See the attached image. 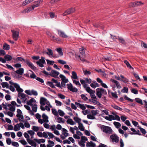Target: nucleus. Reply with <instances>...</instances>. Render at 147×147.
I'll return each instance as SVG.
<instances>
[{
  "instance_id": "nucleus-43",
  "label": "nucleus",
  "mask_w": 147,
  "mask_h": 147,
  "mask_svg": "<svg viewBox=\"0 0 147 147\" xmlns=\"http://www.w3.org/2000/svg\"><path fill=\"white\" fill-rule=\"evenodd\" d=\"M78 128L81 131H83L84 130V127L82 123H80L78 124Z\"/></svg>"
},
{
  "instance_id": "nucleus-9",
  "label": "nucleus",
  "mask_w": 147,
  "mask_h": 147,
  "mask_svg": "<svg viewBox=\"0 0 147 147\" xmlns=\"http://www.w3.org/2000/svg\"><path fill=\"white\" fill-rule=\"evenodd\" d=\"M67 85L68 89L70 91L73 92H76L78 91V89L75 87H73L71 83L68 84Z\"/></svg>"
},
{
  "instance_id": "nucleus-48",
  "label": "nucleus",
  "mask_w": 147,
  "mask_h": 147,
  "mask_svg": "<svg viewBox=\"0 0 147 147\" xmlns=\"http://www.w3.org/2000/svg\"><path fill=\"white\" fill-rule=\"evenodd\" d=\"M124 63L127 66V67L129 68L130 69H131L132 68V67L130 64L129 62L126 60H125L124 61Z\"/></svg>"
},
{
  "instance_id": "nucleus-18",
  "label": "nucleus",
  "mask_w": 147,
  "mask_h": 147,
  "mask_svg": "<svg viewBox=\"0 0 147 147\" xmlns=\"http://www.w3.org/2000/svg\"><path fill=\"white\" fill-rule=\"evenodd\" d=\"M27 141L28 143L32 146L35 147L36 146V143L33 140H30V139H27Z\"/></svg>"
},
{
  "instance_id": "nucleus-63",
  "label": "nucleus",
  "mask_w": 147,
  "mask_h": 147,
  "mask_svg": "<svg viewBox=\"0 0 147 147\" xmlns=\"http://www.w3.org/2000/svg\"><path fill=\"white\" fill-rule=\"evenodd\" d=\"M58 62L59 63L63 65L65 64L66 63V61H63L62 60H58Z\"/></svg>"
},
{
  "instance_id": "nucleus-20",
  "label": "nucleus",
  "mask_w": 147,
  "mask_h": 147,
  "mask_svg": "<svg viewBox=\"0 0 147 147\" xmlns=\"http://www.w3.org/2000/svg\"><path fill=\"white\" fill-rule=\"evenodd\" d=\"M112 120H116L118 121H120V119L119 117L117 115L114 116L111 115V121Z\"/></svg>"
},
{
  "instance_id": "nucleus-33",
  "label": "nucleus",
  "mask_w": 147,
  "mask_h": 147,
  "mask_svg": "<svg viewBox=\"0 0 147 147\" xmlns=\"http://www.w3.org/2000/svg\"><path fill=\"white\" fill-rule=\"evenodd\" d=\"M96 99L93 98H92V99H90L89 100V101L90 102H92L93 103L98 105L100 104L99 102L98 101H97Z\"/></svg>"
},
{
  "instance_id": "nucleus-4",
  "label": "nucleus",
  "mask_w": 147,
  "mask_h": 147,
  "mask_svg": "<svg viewBox=\"0 0 147 147\" xmlns=\"http://www.w3.org/2000/svg\"><path fill=\"white\" fill-rule=\"evenodd\" d=\"M45 58L43 57H41V59H39L38 61L36 62V64L40 67H42L44 66L43 64L46 63L45 61Z\"/></svg>"
},
{
  "instance_id": "nucleus-21",
  "label": "nucleus",
  "mask_w": 147,
  "mask_h": 147,
  "mask_svg": "<svg viewBox=\"0 0 147 147\" xmlns=\"http://www.w3.org/2000/svg\"><path fill=\"white\" fill-rule=\"evenodd\" d=\"M24 69L23 68H20L15 71V73L18 74L22 75L24 73Z\"/></svg>"
},
{
  "instance_id": "nucleus-49",
  "label": "nucleus",
  "mask_w": 147,
  "mask_h": 147,
  "mask_svg": "<svg viewBox=\"0 0 147 147\" xmlns=\"http://www.w3.org/2000/svg\"><path fill=\"white\" fill-rule=\"evenodd\" d=\"M56 50H57L59 55H60L61 56H62L63 55V53L62 51V50L61 49V48H59L56 49Z\"/></svg>"
},
{
  "instance_id": "nucleus-23",
  "label": "nucleus",
  "mask_w": 147,
  "mask_h": 147,
  "mask_svg": "<svg viewBox=\"0 0 147 147\" xmlns=\"http://www.w3.org/2000/svg\"><path fill=\"white\" fill-rule=\"evenodd\" d=\"M42 117L43 118V120L44 122L45 123H47L49 122L48 119V117L45 115V113H43L42 115Z\"/></svg>"
},
{
  "instance_id": "nucleus-29",
  "label": "nucleus",
  "mask_w": 147,
  "mask_h": 147,
  "mask_svg": "<svg viewBox=\"0 0 147 147\" xmlns=\"http://www.w3.org/2000/svg\"><path fill=\"white\" fill-rule=\"evenodd\" d=\"M34 140L37 142L38 143L40 144L41 143H44L45 142V140L43 139H34Z\"/></svg>"
},
{
  "instance_id": "nucleus-47",
  "label": "nucleus",
  "mask_w": 147,
  "mask_h": 147,
  "mask_svg": "<svg viewBox=\"0 0 147 147\" xmlns=\"http://www.w3.org/2000/svg\"><path fill=\"white\" fill-rule=\"evenodd\" d=\"M47 50L48 51L46 53L49 55H51L53 56V52L52 50L49 48L47 49Z\"/></svg>"
},
{
  "instance_id": "nucleus-31",
  "label": "nucleus",
  "mask_w": 147,
  "mask_h": 147,
  "mask_svg": "<svg viewBox=\"0 0 147 147\" xmlns=\"http://www.w3.org/2000/svg\"><path fill=\"white\" fill-rule=\"evenodd\" d=\"M31 106L32 107V111L34 112H36L37 111V106L36 104H33Z\"/></svg>"
},
{
  "instance_id": "nucleus-11",
  "label": "nucleus",
  "mask_w": 147,
  "mask_h": 147,
  "mask_svg": "<svg viewBox=\"0 0 147 147\" xmlns=\"http://www.w3.org/2000/svg\"><path fill=\"white\" fill-rule=\"evenodd\" d=\"M111 139L112 142H115L117 143L119 141V138L116 134H113L111 135Z\"/></svg>"
},
{
  "instance_id": "nucleus-1",
  "label": "nucleus",
  "mask_w": 147,
  "mask_h": 147,
  "mask_svg": "<svg viewBox=\"0 0 147 147\" xmlns=\"http://www.w3.org/2000/svg\"><path fill=\"white\" fill-rule=\"evenodd\" d=\"M16 59L17 60L20 61H24L31 69L34 70L36 69V67L34 66L33 64L28 60H25L23 58L21 57H18L16 58Z\"/></svg>"
},
{
  "instance_id": "nucleus-17",
  "label": "nucleus",
  "mask_w": 147,
  "mask_h": 147,
  "mask_svg": "<svg viewBox=\"0 0 147 147\" xmlns=\"http://www.w3.org/2000/svg\"><path fill=\"white\" fill-rule=\"evenodd\" d=\"M96 94L98 97L99 98H101L102 94L101 88H97L96 90Z\"/></svg>"
},
{
  "instance_id": "nucleus-46",
  "label": "nucleus",
  "mask_w": 147,
  "mask_h": 147,
  "mask_svg": "<svg viewBox=\"0 0 147 147\" xmlns=\"http://www.w3.org/2000/svg\"><path fill=\"white\" fill-rule=\"evenodd\" d=\"M73 119L76 122L78 123V124L81 123L80 122L81 121V119L77 117H74Z\"/></svg>"
},
{
  "instance_id": "nucleus-10",
  "label": "nucleus",
  "mask_w": 147,
  "mask_h": 147,
  "mask_svg": "<svg viewBox=\"0 0 147 147\" xmlns=\"http://www.w3.org/2000/svg\"><path fill=\"white\" fill-rule=\"evenodd\" d=\"M101 129L102 131L106 133H107L110 131V127H109L102 125L101 126Z\"/></svg>"
},
{
  "instance_id": "nucleus-50",
  "label": "nucleus",
  "mask_w": 147,
  "mask_h": 147,
  "mask_svg": "<svg viewBox=\"0 0 147 147\" xmlns=\"http://www.w3.org/2000/svg\"><path fill=\"white\" fill-rule=\"evenodd\" d=\"M82 99L84 101H86L88 100V98L84 94H82L80 95Z\"/></svg>"
},
{
  "instance_id": "nucleus-19",
  "label": "nucleus",
  "mask_w": 147,
  "mask_h": 147,
  "mask_svg": "<svg viewBox=\"0 0 147 147\" xmlns=\"http://www.w3.org/2000/svg\"><path fill=\"white\" fill-rule=\"evenodd\" d=\"M59 77L61 79L62 82H64L65 83H67L68 82V79L66 78L65 76L62 74H60Z\"/></svg>"
},
{
  "instance_id": "nucleus-36",
  "label": "nucleus",
  "mask_w": 147,
  "mask_h": 147,
  "mask_svg": "<svg viewBox=\"0 0 147 147\" xmlns=\"http://www.w3.org/2000/svg\"><path fill=\"white\" fill-rule=\"evenodd\" d=\"M1 85L3 88L6 87L7 88H9V85L7 82H3L1 83Z\"/></svg>"
},
{
  "instance_id": "nucleus-40",
  "label": "nucleus",
  "mask_w": 147,
  "mask_h": 147,
  "mask_svg": "<svg viewBox=\"0 0 147 147\" xmlns=\"http://www.w3.org/2000/svg\"><path fill=\"white\" fill-rule=\"evenodd\" d=\"M67 123L71 125H74L75 124V123L71 119H69L67 120Z\"/></svg>"
},
{
  "instance_id": "nucleus-25",
  "label": "nucleus",
  "mask_w": 147,
  "mask_h": 147,
  "mask_svg": "<svg viewBox=\"0 0 147 147\" xmlns=\"http://www.w3.org/2000/svg\"><path fill=\"white\" fill-rule=\"evenodd\" d=\"M11 74L14 78H16L19 80H22V77L20 76V74L16 75V73L14 72L12 73Z\"/></svg>"
},
{
  "instance_id": "nucleus-41",
  "label": "nucleus",
  "mask_w": 147,
  "mask_h": 147,
  "mask_svg": "<svg viewBox=\"0 0 147 147\" xmlns=\"http://www.w3.org/2000/svg\"><path fill=\"white\" fill-rule=\"evenodd\" d=\"M4 58L5 60L7 61H10L12 59V57L11 56L9 55H6L5 56Z\"/></svg>"
},
{
  "instance_id": "nucleus-38",
  "label": "nucleus",
  "mask_w": 147,
  "mask_h": 147,
  "mask_svg": "<svg viewBox=\"0 0 147 147\" xmlns=\"http://www.w3.org/2000/svg\"><path fill=\"white\" fill-rule=\"evenodd\" d=\"M31 7H29L28 9H25L24 10L22 11H21V12L23 13H28V12H29L33 10V9H31V8H30Z\"/></svg>"
},
{
  "instance_id": "nucleus-24",
  "label": "nucleus",
  "mask_w": 147,
  "mask_h": 147,
  "mask_svg": "<svg viewBox=\"0 0 147 147\" xmlns=\"http://www.w3.org/2000/svg\"><path fill=\"white\" fill-rule=\"evenodd\" d=\"M65 83H64V82H62L61 83V84H60L59 82V83L57 84L56 85V86L58 87L59 88H62L65 87Z\"/></svg>"
},
{
  "instance_id": "nucleus-8",
  "label": "nucleus",
  "mask_w": 147,
  "mask_h": 147,
  "mask_svg": "<svg viewBox=\"0 0 147 147\" xmlns=\"http://www.w3.org/2000/svg\"><path fill=\"white\" fill-rule=\"evenodd\" d=\"M11 31L12 32V37L13 39L15 40H17L19 36V32L14 30H11Z\"/></svg>"
},
{
  "instance_id": "nucleus-42",
  "label": "nucleus",
  "mask_w": 147,
  "mask_h": 147,
  "mask_svg": "<svg viewBox=\"0 0 147 147\" xmlns=\"http://www.w3.org/2000/svg\"><path fill=\"white\" fill-rule=\"evenodd\" d=\"M135 100L137 102L139 103L141 105H143L142 100L140 98H135Z\"/></svg>"
},
{
  "instance_id": "nucleus-56",
  "label": "nucleus",
  "mask_w": 147,
  "mask_h": 147,
  "mask_svg": "<svg viewBox=\"0 0 147 147\" xmlns=\"http://www.w3.org/2000/svg\"><path fill=\"white\" fill-rule=\"evenodd\" d=\"M63 119L61 117H59L57 118V122L60 123H64V121L63 120Z\"/></svg>"
},
{
  "instance_id": "nucleus-16",
  "label": "nucleus",
  "mask_w": 147,
  "mask_h": 147,
  "mask_svg": "<svg viewBox=\"0 0 147 147\" xmlns=\"http://www.w3.org/2000/svg\"><path fill=\"white\" fill-rule=\"evenodd\" d=\"M75 104L78 107L80 108L82 110H84L86 109L85 106L84 104H81L77 102H75Z\"/></svg>"
},
{
  "instance_id": "nucleus-39",
  "label": "nucleus",
  "mask_w": 147,
  "mask_h": 147,
  "mask_svg": "<svg viewBox=\"0 0 147 147\" xmlns=\"http://www.w3.org/2000/svg\"><path fill=\"white\" fill-rule=\"evenodd\" d=\"M3 48L4 50H8L9 49L10 46L6 43H5L3 46Z\"/></svg>"
},
{
  "instance_id": "nucleus-57",
  "label": "nucleus",
  "mask_w": 147,
  "mask_h": 147,
  "mask_svg": "<svg viewBox=\"0 0 147 147\" xmlns=\"http://www.w3.org/2000/svg\"><path fill=\"white\" fill-rule=\"evenodd\" d=\"M52 113L55 116H57L58 115V112L55 109H52Z\"/></svg>"
},
{
  "instance_id": "nucleus-6",
  "label": "nucleus",
  "mask_w": 147,
  "mask_h": 147,
  "mask_svg": "<svg viewBox=\"0 0 147 147\" xmlns=\"http://www.w3.org/2000/svg\"><path fill=\"white\" fill-rule=\"evenodd\" d=\"M75 11V9L74 8H72L68 9L63 13V16H65L67 15L72 13L74 12Z\"/></svg>"
},
{
  "instance_id": "nucleus-12",
  "label": "nucleus",
  "mask_w": 147,
  "mask_h": 147,
  "mask_svg": "<svg viewBox=\"0 0 147 147\" xmlns=\"http://www.w3.org/2000/svg\"><path fill=\"white\" fill-rule=\"evenodd\" d=\"M59 74V72L54 70H52L51 73L49 74V75L54 78H57Z\"/></svg>"
},
{
  "instance_id": "nucleus-45",
  "label": "nucleus",
  "mask_w": 147,
  "mask_h": 147,
  "mask_svg": "<svg viewBox=\"0 0 147 147\" xmlns=\"http://www.w3.org/2000/svg\"><path fill=\"white\" fill-rule=\"evenodd\" d=\"M20 126H19V124L18 123L15 125L14 130L15 131H16L20 130Z\"/></svg>"
},
{
  "instance_id": "nucleus-53",
  "label": "nucleus",
  "mask_w": 147,
  "mask_h": 147,
  "mask_svg": "<svg viewBox=\"0 0 147 147\" xmlns=\"http://www.w3.org/2000/svg\"><path fill=\"white\" fill-rule=\"evenodd\" d=\"M131 92L135 94H138V91L137 90H136L135 88H131Z\"/></svg>"
},
{
  "instance_id": "nucleus-15",
  "label": "nucleus",
  "mask_w": 147,
  "mask_h": 147,
  "mask_svg": "<svg viewBox=\"0 0 147 147\" xmlns=\"http://www.w3.org/2000/svg\"><path fill=\"white\" fill-rule=\"evenodd\" d=\"M58 33L59 35L61 37L67 38L68 37V36L62 31L58 30Z\"/></svg>"
},
{
  "instance_id": "nucleus-7",
  "label": "nucleus",
  "mask_w": 147,
  "mask_h": 147,
  "mask_svg": "<svg viewBox=\"0 0 147 147\" xmlns=\"http://www.w3.org/2000/svg\"><path fill=\"white\" fill-rule=\"evenodd\" d=\"M143 4V3H142L141 1H136L131 3L129 4V6L130 7H134Z\"/></svg>"
},
{
  "instance_id": "nucleus-64",
  "label": "nucleus",
  "mask_w": 147,
  "mask_h": 147,
  "mask_svg": "<svg viewBox=\"0 0 147 147\" xmlns=\"http://www.w3.org/2000/svg\"><path fill=\"white\" fill-rule=\"evenodd\" d=\"M141 45L142 47H144V48L147 49V44L143 41L141 42Z\"/></svg>"
},
{
  "instance_id": "nucleus-37",
  "label": "nucleus",
  "mask_w": 147,
  "mask_h": 147,
  "mask_svg": "<svg viewBox=\"0 0 147 147\" xmlns=\"http://www.w3.org/2000/svg\"><path fill=\"white\" fill-rule=\"evenodd\" d=\"M118 39L120 43L123 45H125L126 44L125 41L123 38L119 37Z\"/></svg>"
},
{
  "instance_id": "nucleus-54",
  "label": "nucleus",
  "mask_w": 147,
  "mask_h": 147,
  "mask_svg": "<svg viewBox=\"0 0 147 147\" xmlns=\"http://www.w3.org/2000/svg\"><path fill=\"white\" fill-rule=\"evenodd\" d=\"M32 129L35 131H37L39 130V127L37 126H33Z\"/></svg>"
},
{
  "instance_id": "nucleus-60",
  "label": "nucleus",
  "mask_w": 147,
  "mask_h": 147,
  "mask_svg": "<svg viewBox=\"0 0 147 147\" xmlns=\"http://www.w3.org/2000/svg\"><path fill=\"white\" fill-rule=\"evenodd\" d=\"M141 132L143 134H145L146 133V131L144 129L141 127L139 128Z\"/></svg>"
},
{
  "instance_id": "nucleus-62",
  "label": "nucleus",
  "mask_w": 147,
  "mask_h": 147,
  "mask_svg": "<svg viewBox=\"0 0 147 147\" xmlns=\"http://www.w3.org/2000/svg\"><path fill=\"white\" fill-rule=\"evenodd\" d=\"M11 144L12 145L14 146H15L16 147H18L19 146V144L18 143V142H12Z\"/></svg>"
},
{
  "instance_id": "nucleus-34",
  "label": "nucleus",
  "mask_w": 147,
  "mask_h": 147,
  "mask_svg": "<svg viewBox=\"0 0 147 147\" xmlns=\"http://www.w3.org/2000/svg\"><path fill=\"white\" fill-rule=\"evenodd\" d=\"M113 124L115 127L117 129L119 128L121 126V124L119 122H114Z\"/></svg>"
},
{
  "instance_id": "nucleus-26",
  "label": "nucleus",
  "mask_w": 147,
  "mask_h": 147,
  "mask_svg": "<svg viewBox=\"0 0 147 147\" xmlns=\"http://www.w3.org/2000/svg\"><path fill=\"white\" fill-rule=\"evenodd\" d=\"M47 99L43 97H42L40 98V103L41 105H44L45 104L46 102V101Z\"/></svg>"
},
{
  "instance_id": "nucleus-28",
  "label": "nucleus",
  "mask_w": 147,
  "mask_h": 147,
  "mask_svg": "<svg viewBox=\"0 0 147 147\" xmlns=\"http://www.w3.org/2000/svg\"><path fill=\"white\" fill-rule=\"evenodd\" d=\"M120 77L121 78V81L124 82L125 83H127L128 82V79L125 78L122 75H121L120 76Z\"/></svg>"
},
{
  "instance_id": "nucleus-13",
  "label": "nucleus",
  "mask_w": 147,
  "mask_h": 147,
  "mask_svg": "<svg viewBox=\"0 0 147 147\" xmlns=\"http://www.w3.org/2000/svg\"><path fill=\"white\" fill-rule=\"evenodd\" d=\"M43 0H39L34 1V3H37V4L33 5L30 8L32 9H34L35 7H39L40 6V4L43 2Z\"/></svg>"
},
{
  "instance_id": "nucleus-59",
  "label": "nucleus",
  "mask_w": 147,
  "mask_h": 147,
  "mask_svg": "<svg viewBox=\"0 0 147 147\" xmlns=\"http://www.w3.org/2000/svg\"><path fill=\"white\" fill-rule=\"evenodd\" d=\"M58 113L61 116H63L64 115V113L61 110H58Z\"/></svg>"
},
{
  "instance_id": "nucleus-61",
  "label": "nucleus",
  "mask_w": 147,
  "mask_h": 147,
  "mask_svg": "<svg viewBox=\"0 0 147 147\" xmlns=\"http://www.w3.org/2000/svg\"><path fill=\"white\" fill-rule=\"evenodd\" d=\"M6 141L7 144L8 145H10L12 143L11 139L9 138H7Z\"/></svg>"
},
{
  "instance_id": "nucleus-35",
  "label": "nucleus",
  "mask_w": 147,
  "mask_h": 147,
  "mask_svg": "<svg viewBox=\"0 0 147 147\" xmlns=\"http://www.w3.org/2000/svg\"><path fill=\"white\" fill-rule=\"evenodd\" d=\"M72 76L71 78L74 79H77L78 77L76 73L74 71H73L72 72Z\"/></svg>"
},
{
  "instance_id": "nucleus-55",
  "label": "nucleus",
  "mask_w": 147,
  "mask_h": 147,
  "mask_svg": "<svg viewBox=\"0 0 147 147\" xmlns=\"http://www.w3.org/2000/svg\"><path fill=\"white\" fill-rule=\"evenodd\" d=\"M47 84L49 86H50L52 88H54L55 87L54 86L52 82H47Z\"/></svg>"
},
{
  "instance_id": "nucleus-3",
  "label": "nucleus",
  "mask_w": 147,
  "mask_h": 147,
  "mask_svg": "<svg viewBox=\"0 0 147 147\" xmlns=\"http://www.w3.org/2000/svg\"><path fill=\"white\" fill-rule=\"evenodd\" d=\"M17 114L16 116L17 117L19 118V121H22L23 122H24V121L23 120L24 119V116L22 114V112L19 109H18L17 111Z\"/></svg>"
},
{
  "instance_id": "nucleus-58",
  "label": "nucleus",
  "mask_w": 147,
  "mask_h": 147,
  "mask_svg": "<svg viewBox=\"0 0 147 147\" xmlns=\"http://www.w3.org/2000/svg\"><path fill=\"white\" fill-rule=\"evenodd\" d=\"M121 92L124 93H127L128 92V88L126 87H124L123 89L121 90Z\"/></svg>"
},
{
  "instance_id": "nucleus-52",
  "label": "nucleus",
  "mask_w": 147,
  "mask_h": 147,
  "mask_svg": "<svg viewBox=\"0 0 147 147\" xmlns=\"http://www.w3.org/2000/svg\"><path fill=\"white\" fill-rule=\"evenodd\" d=\"M87 117L88 119H96L95 117L94 116L90 114L87 115Z\"/></svg>"
},
{
  "instance_id": "nucleus-27",
  "label": "nucleus",
  "mask_w": 147,
  "mask_h": 147,
  "mask_svg": "<svg viewBox=\"0 0 147 147\" xmlns=\"http://www.w3.org/2000/svg\"><path fill=\"white\" fill-rule=\"evenodd\" d=\"M62 134L65 137H66L69 136V134L67 133L68 131L66 129L63 128L62 129Z\"/></svg>"
},
{
  "instance_id": "nucleus-14",
  "label": "nucleus",
  "mask_w": 147,
  "mask_h": 147,
  "mask_svg": "<svg viewBox=\"0 0 147 147\" xmlns=\"http://www.w3.org/2000/svg\"><path fill=\"white\" fill-rule=\"evenodd\" d=\"M111 81L114 83L115 84L114 85V87H117V88L118 89H120L121 88V86L120 84H119L117 80L111 79Z\"/></svg>"
},
{
  "instance_id": "nucleus-2",
  "label": "nucleus",
  "mask_w": 147,
  "mask_h": 147,
  "mask_svg": "<svg viewBox=\"0 0 147 147\" xmlns=\"http://www.w3.org/2000/svg\"><path fill=\"white\" fill-rule=\"evenodd\" d=\"M80 53L81 54V55H78V57L80 58V60L83 61H85V49L83 48H80L79 49Z\"/></svg>"
},
{
  "instance_id": "nucleus-30",
  "label": "nucleus",
  "mask_w": 147,
  "mask_h": 147,
  "mask_svg": "<svg viewBox=\"0 0 147 147\" xmlns=\"http://www.w3.org/2000/svg\"><path fill=\"white\" fill-rule=\"evenodd\" d=\"M35 102V100L34 98H32L30 99V100H29L28 101H27V104L28 105L31 106L33 104H32V102Z\"/></svg>"
},
{
  "instance_id": "nucleus-44",
  "label": "nucleus",
  "mask_w": 147,
  "mask_h": 147,
  "mask_svg": "<svg viewBox=\"0 0 147 147\" xmlns=\"http://www.w3.org/2000/svg\"><path fill=\"white\" fill-rule=\"evenodd\" d=\"M95 91H93V92H91L90 93V96L92 98L94 99H96V96H95V94L94 93H95Z\"/></svg>"
},
{
  "instance_id": "nucleus-22",
  "label": "nucleus",
  "mask_w": 147,
  "mask_h": 147,
  "mask_svg": "<svg viewBox=\"0 0 147 147\" xmlns=\"http://www.w3.org/2000/svg\"><path fill=\"white\" fill-rule=\"evenodd\" d=\"M14 87L16 88V90L19 92V93L23 92V89L20 88L19 85L17 84H15Z\"/></svg>"
},
{
  "instance_id": "nucleus-51",
  "label": "nucleus",
  "mask_w": 147,
  "mask_h": 147,
  "mask_svg": "<svg viewBox=\"0 0 147 147\" xmlns=\"http://www.w3.org/2000/svg\"><path fill=\"white\" fill-rule=\"evenodd\" d=\"M111 106L115 109H117L120 111H122V108L119 107L117 105H112Z\"/></svg>"
},
{
  "instance_id": "nucleus-32",
  "label": "nucleus",
  "mask_w": 147,
  "mask_h": 147,
  "mask_svg": "<svg viewBox=\"0 0 147 147\" xmlns=\"http://www.w3.org/2000/svg\"><path fill=\"white\" fill-rule=\"evenodd\" d=\"M48 143L49 144L47 145V147H53L54 145V143L53 141L49 140L48 141Z\"/></svg>"
},
{
  "instance_id": "nucleus-5",
  "label": "nucleus",
  "mask_w": 147,
  "mask_h": 147,
  "mask_svg": "<svg viewBox=\"0 0 147 147\" xmlns=\"http://www.w3.org/2000/svg\"><path fill=\"white\" fill-rule=\"evenodd\" d=\"M18 96L21 99H23L24 102H25L26 101H27L28 100L26 97H28V96L26 95L24 93H21V92L18 93Z\"/></svg>"
}]
</instances>
